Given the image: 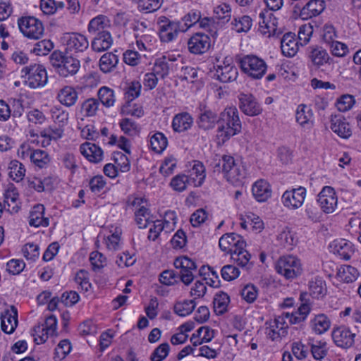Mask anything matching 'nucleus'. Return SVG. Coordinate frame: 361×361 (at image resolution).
Returning <instances> with one entry per match:
<instances>
[{"mask_svg":"<svg viewBox=\"0 0 361 361\" xmlns=\"http://www.w3.org/2000/svg\"><path fill=\"white\" fill-rule=\"evenodd\" d=\"M242 124L238 110L235 106L226 107L219 115L217 137L222 143L241 131Z\"/></svg>","mask_w":361,"mask_h":361,"instance_id":"1","label":"nucleus"},{"mask_svg":"<svg viewBox=\"0 0 361 361\" xmlns=\"http://www.w3.org/2000/svg\"><path fill=\"white\" fill-rule=\"evenodd\" d=\"M214 169L221 172L226 180L233 185L241 183L246 176L245 167L231 155L221 156L215 163Z\"/></svg>","mask_w":361,"mask_h":361,"instance_id":"2","label":"nucleus"},{"mask_svg":"<svg viewBox=\"0 0 361 361\" xmlns=\"http://www.w3.org/2000/svg\"><path fill=\"white\" fill-rule=\"evenodd\" d=\"M50 61L55 71L66 78L74 75L80 69V61L61 51H54L50 56Z\"/></svg>","mask_w":361,"mask_h":361,"instance_id":"3","label":"nucleus"},{"mask_svg":"<svg viewBox=\"0 0 361 361\" xmlns=\"http://www.w3.org/2000/svg\"><path fill=\"white\" fill-rule=\"evenodd\" d=\"M238 62L241 70L253 79L262 78L267 69L266 62L262 59L252 54L240 58Z\"/></svg>","mask_w":361,"mask_h":361,"instance_id":"4","label":"nucleus"},{"mask_svg":"<svg viewBox=\"0 0 361 361\" xmlns=\"http://www.w3.org/2000/svg\"><path fill=\"white\" fill-rule=\"evenodd\" d=\"M276 270L289 280L297 278L302 271L300 260L292 255L281 257L276 264Z\"/></svg>","mask_w":361,"mask_h":361,"instance_id":"5","label":"nucleus"},{"mask_svg":"<svg viewBox=\"0 0 361 361\" xmlns=\"http://www.w3.org/2000/svg\"><path fill=\"white\" fill-rule=\"evenodd\" d=\"M22 34L28 39L37 40L42 37L44 27L41 20L34 16H23L18 20Z\"/></svg>","mask_w":361,"mask_h":361,"instance_id":"6","label":"nucleus"},{"mask_svg":"<svg viewBox=\"0 0 361 361\" xmlns=\"http://www.w3.org/2000/svg\"><path fill=\"white\" fill-rule=\"evenodd\" d=\"M22 73H24L23 77L25 78V84L30 88L43 87L47 82V71L42 65L33 64L24 67Z\"/></svg>","mask_w":361,"mask_h":361,"instance_id":"7","label":"nucleus"},{"mask_svg":"<svg viewBox=\"0 0 361 361\" xmlns=\"http://www.w3.org/2000/svg\"><path fill=\"white\" fill-rule=\"evenodd\" d=\"M179 32H184L178 20H171L161 17L159 21V33L160 39L164 42H169L176 39Z\"/></svg>","mask_w":361,"mask_h":361,"instance_id":"8","label":"nucleus"},{"mask_svg":"<svg viewBox=\"0 0 361 361\" xmlns=\"http://www.w3.org/2000/svg\"><path fill=\"white\" fill-rule=\"evenodd\" d=\"M317 202L326 214L335 212L338 205V197L334 188L324 186L317 195Z\"/></svg>","mask_w":361,"mask_h":361,"instance_id":"9","label":"nucleus"},{"mask_svg":"<svg viewBox=\"0 0 361 361\" xmlns=\"http://www.w3.org/2000/svg\"><path fill=\"white\" fill-rule=\"evenodd\" d=\"M238 99L239 109L244 114L256 116L262 113V106L253 94L240 92Z\"/></svg>","mask_w":361,"mask_h":361,"instance_id":"10","label":"nucleus"},{"mask_svg":"<svg viewBox=\"0 0 361 361\" xmlns=\"http://www.w3.org/2000/svg\"><path fill=\"white\" fill-rule=\"evenodd\" d=\"M306 193V189L302 186L290 190H286L282 195V203L284 207L289 209H297L303 204Z\"/></svg>","mask_w":361,"mask_h":361,"instance_id":"11","label":"nucleus"},{"mask_svg":"<svg viewBox=\"0 0 361 361\" xmlns=\"http://www.w3.org/2000/svg\"><path fill=\"white\" fill-rule=\"evenodd\" d=\"M198 110L197 124L199 128L203 130H209L213 129L216 124L219 123V116H218L216 111L202 104H200Z\"/></svg>","mask_w":361,"mask_h":361,"instance_id":"12","label":"nucleus"},{"mask_svg":"<svg viewBox=\"0 0 361 361\" xmlns=\"http://www.w3.org/2000/svg\"><path fill=\"white\" fill-rule=\"evenodd\" d=\"M219 246L223 252L231 255L234 251L246 247V242L241 235L235 233H228L219 238Z\"/></svg>","mask_w":361,"mask_h":361,"instance_id":"13","label":"nucleus"},{"mask_svg":"<svg viewBox=\"0 0 361 361\" xmlns=\"http://www.w3.org/2000/svg\"><path fill=\"white\" fill-rule=\"evenodd\" d=\"M307 58L310 63V66L315 69L331 64L333 61L326 50L319 46L309 47Z\"/></svg>","mask_w":361,"mask_h":361,"instance_id":"14","label":"nucleus"},{"mask_svg":"<svg viewBox=\"0 0 361 361\" xmlns=\"http://www.w3.org/2000/svg\"><path fill=\"white\" fill-rule=\"evenodd\" d=\"M334 343L342 348H349L355 343V334L345 326H340L334 328L331 333Z\"/></svg>","mask_w":361,"mask_h":361,"instance_id":"15","label":"nucleus"},{"mask_svg":"<svg viewBox=\"0 0 361 361\" xmlns=\"http://www.w3.org/2000/svg\"><path fill=\"white\" fill-rule=\"evenodd\" d=\"M238 75L237 68L232 63L231 58H226L222 65L215 69L214 77L222 82H230L236 80Z\"/></svg>","mask_w":361,"mask_h":361,"instance_id":"16","label":"nucleus"},{"mask_svg":"<svg viewBox=\"0 0 361 361\" xmlns=\"http://www.w3.org/2000/svg\"><path fill=\"white\" fill-rule=\"evenodd\" d=\"M285 319L283 314H282V315L276 317L273 321L266 322V324L268 325L266 331L268 338L272 341H277L286 335L288 326Z\"/></svg>","mask_w":361,"mask_h":361,"instance_id":"17","label":"nucleus"},{"mask_svg":"<svg viewBox=\"0 0 361 361\" xmlns=\"http://www.w3.org/2000/svg\"><path fill=\"white\" fill-rule=\"evenodd\" d=\"M211 45V39L207 35L197 32L193 35L188 42V50L194 54H202L207 52Z\"/></svg>","mask_w":361,"mask_h":361,"instance_id":"18","label":"nucleus"},{"mask_svg":"<svg viewBox=\"0 0 361 361\" xmlns=\"http://www.w3.org/2000/svg\"><path fill=\"white\" fill-rule=\"evenodd\" d=\"M307 295L306 293H302L300 295V299L302 301L300 305L296 311L289 313H283L285 318L288 319L290 324H296L303 322L310 313L311 307L305 298Z\"/></svg>","mask_w":361,"mask_h":361,"instance_id":"19","label":"nucleus"},{"mask_svg":"<svg viewBox=\"0 0 361 361\" xmlns=\"http://www.w3.org/2000/svg\"><path fill=\"white\" fill-rule=\"evenodd\" d=\"M166 216L168 219H165L164 221L161 220H156L154 221H152L153 226L149 228V235L147 236L149 240L154 241L164 229H172L171 224H172L173 226L176 224V218L173 212H166Z\"/></svg>","mask_w":361,"mask_h":361,"instance_id":"20","label":"nucleus"},{"mask_svg":"<svg viewBox=\"0 0 361 361\" xmlns=\"http://www.w3.org/2000/svg\"><path fill=\"white\" fill-rule=\"evenodd\" d=\"M331 252L338 255L341 259L348 260L354 253L353 245L351 242L340 238L334 240L329 245Z\"/></svg>","mask_w":361,"mask_h":361,"instance_id":"21","label":"nucleus"},{"mask_svg":"<svg viewBox=\"0 0 361 361\" xmlns=\"http://www.w3.org/2000/svg\"><path fill=\"white\" fill-rule=\"evenodd\" d=\"M271 14L261 12L259 14V31L265 36L271 37L278 35L276 33V19L271 18Z\"/></svg>","mask_w":361,"mask_h":361,"instance_id":"22","label":"nucleus"},{"mask_svg":"<svg viewBox=\"0 0 361 361\" xmlns=\"http://www.w3.org/2000/svg\"><path fill=\"white\" fill-rule=\"evenodd\" d=\"M331 129L342 138L347 139L352 135L349 123L340 114L331 116Z\"/></svg>","mask_w":361,"mask_h":361,"instance_id":"23","label":"nucleus"},{"mask_svg":"<svg viewBox=\"0 0 361 361\" xmlns=\"http://www.w3.org/2000/svg\"><path fill=\"white\" fill-rule=\"evenodd\" d=\"M325 7L324 0H310L301 8L300 15L303 19L311 18L322 13Z\"/></svg>","mask_w":361,"mask_h":361,"instance_id":"24","label":"nucleus"},{"mask_svg":"<svg viewBox=\"0 0 361 361\" xmlns=\"http://www.w3.org/2000/svg\"><path fill=\"white\" fill-rule=\"evenodd\" d=\"M88 47L89 42L86 37L78 33L71 34L66 42V49L71 52H82L85 51Z\"/></svg>","mask_w":361,"mask_h":361,"instance_id":"25","label":"nucleus"},{"mask_svg":"<svg viewBox=\"0 0 361 361\" xmlns=\"http://www.w3.org/2000/svg\"><path fill=\"white\" fill-rule=\"evenodd\" d=\"M187 175L191 184L195 187L201 186L205 179L206 172L203 164L197 160L192 161V166Z\"/></svg>","mask_w":361,"mask_h":361,"instance_id":"26","label":"nucleus"},{"mask_svg":"<svg viewBox=\"0 0 361 361\" xmlns=\"http://www.w3.org/2000/svg\"><path fill=\"white\" fill-rule=\"evenodd\" d=\"M331 321L328 315L324 313L314 314L310 322L312 330L318 335L324 334L331 327Z\"/></svg>","mask_w":361,"mask_h":361,"instance_id":"27","label":"nucleus"},{"mask_svg":"<svg viewBox=\"0 0 361 361\" xmlns=\"http://www.w3.org/2000/svg\"><path fill=\"white\" fill-rule=\"evenodd\" d=\"M80 153L90 162L98 163L102 160V149L94 143L86 142L80 147Z\"/></svg>","mask_w":361,"mask_h":361,"instance_id":"28","label":"nucleus"},{"mask_svg":"<svg viewBox=\"0 0 361 361\" xmlns=\"http://www.w3.org/2000/svg\"><path fill=\"white\" fill-rule=\"evenodd\" d=\"M281 49L286 56H294L298 51V40L291 32L286 33L281 40Z\"/></svg>","mask_w":361,"mask_h":361,"instance_id":"29","label":"nucleus"},{"mask_svg":"<svg viewBox=\"0 0 361 361\" xmlns=\"http://www.w3.org/2000/svg\"><path fill=\"white\" fill-rule=\"evenodd\" d=\"M17 310L13 307L12 311L6 310L1 317V327L7 334H12L18 326Z\"/></svg>","mask_w":361,"mask_h":361,"instance_id":"30","label":"nucleus"},{"mask_svg":"<svg viewBox=\"0 0 361 361\" xmlns=\"http://www.w3.org/2000/svg\"><path fill=\"white\" fill-rule=\"evenodd\" d=\"M193 124V118L188 112L179 113L174 116L172 128L175 132L183 133L189 130Z\"/></svg>","mask_w":361,"mask_h":361,"instance_id":"31","label":"nucleus"},{"mask_svg":"<svg viewBox=\"0 0 361 361\" xmlns=\"http://www.w3.org/2000/svg\"><path fill=\"white\" fill-rule=\"evenodd\" d=\"M44 207L43 204H38L33 207L30 213L29 224L32 226H48L49 221L48 218L44 216Z\"/></svg>","mask_w":361,"mask_h":361,"instance_id":"32","label":"nucleus"},{"mask_svg":"<svg viewBox=\"0 0 361 361\" xmlns=\"http://www.w3.org/2000/svg\"><path fill=\"white\" fill-rule=\"evenodd\" d=\"M252 194L258 202H265L271 196L269 183L264 180H259L255 183L252 188Z\"/></svg>","mask_w":361,"mask_h":361,"instance_id":"33","label":"nucleus"},{"mask_svg":"<svg viewBox=\"0 0 361 361\" xmlns=\"http://www.w3.org/2000/svg\"><path fill=\"white\" fill-rule=\"evenodd\" d=\"M250 258L251 255L245 250V247H243L242 250L238 249V250L231 254V259L233 263L246 271L250 269L253 266L252 262H250Z\"/></svg>","mask_w":361,"mask_h":361,"instance_id":"34","label":"nucleus"},{"mask_svg":"<svg viewBox=\"0 0 361 361\" xmlns=\"http://www.w3.org/2000/svg\"><path fill=\"white\" fill-rule=\"evenodd\" d=\"M112 44L110 31L103 30L93 39L91 47L93 50L100 52L109 49Z\"/></svg>","mask_w":361,"mask_h":361,"instance_id":"35","label":"nucleus"},{"mask_svg":"<svg viewBox=\"0 0 361 361\" xmlns=\"http://www.w3.org/2000/svg\"><path fill=\"white\" fill-rule=\"evenodd\" d=\"M78 97V92L71 86H65L59 90L57 94L59 102L67 107L73 106L76 103Z\"/></svg>","mask_w":361,"mask_h":361,"instance_id":"36","label":"nucleus"},{"mask_svg":"<svg viewBox=\"0 0 361 361\" xmlns=\"http://www.w3.org/2000/svg\"><path fill=\"white\" fill-rule=\"evenodd\" d=\"M310 295L319 299L324 297L327 293L325 281L319 276H315L309 281Z\"/></svg>","mask_w":361,"mask_h":361,"instance_id":"37","label":"nucleus"},{"mask_svg":"<svg viewBox=\"0 0 361 361\" xmlns=\"http://www.w3.org/2000/svg\"><path fill=\"white\" fill-rule=\"evenodd\" d=\"M110 27V20L105 16L99 15L90 21L87 30L89 33L97 35L103 32V30H107Z\"/></svg>","mask_w":361,"mask_h":361,"instance_id":"38","label":"nucleus"},{"mask_svg":"<svg viewBox=\"0 0 361 361\" xmlns=\"http://www.w3.org/2000/svg\"><path fill=\"white\" fill-rule=\"evenodd\" d=\"M19 194L16 188H8L4 193V204L8 206L7 210L11 214L18 213L20 209L18 203ZM4 205V207H5Z\"/></svg>","mask_w":361,"mask_h":361,"instance_id":"39","label":"nucleus"},{"mask_svg":"<svg viewBox=\"0 0 361 361\" xmlns=\"http://www.w3.org/2000/svg\"><path fill=\"white\" fill-rule=\"evenodd\" d=\"M77 127L80 130L81 137L84 139L92 140L99 135L92 123L85 124L84 118H78Z\"/></svg>","mask_w":361,"mask_h":361,"instance_id":"40","label":"nucleus"},{"mask_svg":"<svg viewBox=\"0 0 361 361\" xmlns=\"http://www.w3.org/2000/svg\"><path fill=\"white\" fill-rule=\"evenodd\" d=\"M230 298L227 293L219 292L215 295L214 298V310L216 314L221 315L227 312Z\"/></svg>","mask_w":361,"mask_h":361,"instance_id":"41","label":"nucleus"},{"mask_svg":"<svg viewBox=\"0 0 361 361\" xmlns=\"http://www.w3.org/2000/svg\"><path fill=\"white\" fill-rule=\"evenodd\" d=\"M99 108V102L95 98H88L80 105V114L82 117H92L97 114Z\"/></svg>","mask_w":361,"mask_h":361,"instance_id":"42","label":"nucleus"},{"mask_svg":"<svg viewBox=\"0 0 361 361\" xmlns=\"http://www.w3.org/2000/svg\"><path fill=\"white\" fill-rule=\"evenodd\" d=\"M295 118L296 121L302 126L310 125L312 118V110L305 104L299 105L296 110Z\"/></svg>","mask_w":361,"mask_h":361,"instance_id":"43","label":"nucleus"},{"mask_svg":"<svg viewBox=\"0 0 361 361\" xmlns=\"http://www.w3.org/2000/svg\"><path fill=\"white\" fill-rule=\"evenodd\" d=\"M130 167V161L126 154L114 151V178L117 176L118 171L127 172Z\"/></svg>","mask_w":361,"mask_h":361,"instance_id":"44","label":"nucleus"},{"mask_svg":"<svg viewBox=\"0 0 361 361\" xmlns=\"http://www.w3.org/2000/svg\"><path fill=\"white\" fill-rule=\"evenodd\" d=\"M150 147L157 153L162 152L168 145V140L164 133L157 132L150 137Z\"/></svg>","mask_w":361,"mask_h":361,"instance_id":"45","label":"nucleus"},{"mask_svg":"<svg viewBox=\"0 0 361 361\" xmlns=\"http://www.w3.org/2000/svg\"><path fill=\"white\" fill-rule=\"evenodd\" d=\"M359 276V272L356 268L350 265L341 267L338 272V277L341 281L345 283H351L355 281Z\"/></svg>","mask_w":361,"mask_h":361,"instance_id":"46","label":"nucleus"},{"mask_svg":"<svg viewBox=\"0 0 361 361\" xmlns=\"http://www.w3.org/2000/svg\"><path fill=\"white\" fill-rule=\"evenodd\" d=\"M169 61L170 59L165 56L157 58L155 60L152 71L161 78H164L169 73Z\"/></svg>","mask_w":361,"mask_h":361,"instance_id":"47","label":"nucleus"},{"mask_svg":"<svg viewBox=\"0 0 361 361\" xmlns=\"http://www.w3.org/2000/svg\"><path fill=\"white\" fill-rule=\"evenodd\" d=\"M196 303L195 300H185L175 304L173 310L176 314L180 317H185L191 314L195 310Z\"/></svg>","mask_w":361,"mask_h":361,"instance_id":"48","label":"nucleus"},{"mask_svg":"<svg viewBox=\"0 0 361 361\" xmlns=\"http://www.w3.org/2000/svg\"><path fill=\"white\" fill-rule=\"evenodd\" d=\"M200 19V11L192 10L188 13L180 20H178L183 32H186L190 27L198 23Z\"/></svg>","mask_w":361,"mask_h":361,"instance_id":"49","label":"nucleus"},{"mask_svg":"<svg viewBox=\"0 0 361 361\" xmlns=\"http://www.w3.org/2000/svg\"><path fill=\"white\" fill-rule=\"evenodd\" d=\"M65 4L61 0H41L40 8L42 12L47 15H51L59 9H62Z\"/></svg>","mask_w":361,"mask_h":361,"instance_id":"50","label":"nucleus"},{"mask_svg":"<svg viewBox=\"0 0 361 361\" xmlns=\"http://www.w3.org/2000/svg\"><path fill=\"white\" fill-rule=\"evenodd\" d=\"M8 169L11 178L16 182L23 180L25 174V169L23 164L17 160H13L10 162Z\"/></svg>","mask_w":361,"mask_h":361,"instance_id":"51","label":"nucleus"},{"mask_svg":"<svg viewBox=\"0 0 361 361\" xmlns=\"http://www.w3.org/2000/svg\"><path fill=\"white\" fill-rule=\"evenodd\" d=\"M135 221L140 228H145L151 222L150 214L147 208L140 206L135 212Z\"/></svg>","mask_w":361,"mask_h":361,"instance_id":"52","label":"nucleus"},{"mask_svg":"<svg viewBox=\"0 0 361 361\" xmlns=\"http://www.w3.org/2000/svg\"><path fill=\"white\" fill-rule=\"evenodd\" d=\"M30 161L37 167H45L49 162V157L47 152L42 149H34Z\"/></svg>","mask_w":361,"mask_h":361,"instance_id":"53","label":"nucleus"},{"mask_svg":"<svg viewBox=\"0 0 361 361\" xmlns=\"http://www.w3.org/2000/svg\"><path fill=\"white\" fill-rule=\"evenodd\" d=\"M191 183L187 175L180 173L174 176L170 183L171 187L177 192H183Z\"/></svg>","mask_w":361,"mask_h":361,"instance_id":"54","label":"nucleus"},{"mask_svg":"<svg viewBox=\"0 0 361 361\" xmlns=\"http://www.w3.org/2000/svg\"><path fill=\"white\" fill-rule=\"evenodd\" d=\"M99 102L106 107L113 106V90L106 86L101 87L97 92Z\"/></svg>","mask_w":361,"mask_h":361,"instance_id":"55","label":"nucleus"},{"mask_svg":"<svg viewBox=\"0 0 361 361\" xmlns=\"http://www.w3.org/2000/svg\"><path fill=\"white\" fill-rule=\"evenodd\" d=\"M51 118L59 126L63 128L67 123L69 114L65 110H63L60 106H54L50 110Z\"/></svg>","mask_w":361,"mask_h":361,"instance_id":"56","label":"nucleus"},{"mask_svg":"<svg viewBox=\"0 0 361 361\" xmlns=\"http://www.w3.org/2000/svg\"><path fill=\"white\" fill-rule=\"evenodd\" d=\"M321 37L324 42L331 44L338 37L335 27L331 23H326L321 30Z\"/></svg>","mask_w":361,"mask_h":361,"instance_id":"57","label":"nucleus"},{"mask_svg":"<svg viewBox=\"0 0 361 361\" xmlns=\"http://www.w3.org/2000/svg\"><path fill=\"white\" fill-rule=\"evenodd\" d=\"M63 128L61 126H52L44 128L41 131L40 135L43 138H49V140H57L62 137L63 135Z\"/></svg>","mask_w":361,"mask_h":361,"instance_id":"58","label":"nucleus"},{"mask_svg":"<svg viewBox=\"0 0 361 361\" xmlns=\"http://www.w3.org/2000/svg\"><path fill=\"white\" fill-rule=\"evenodd\" d=\"M164 0H140L138 8L145 13H152L157 11L162 5Z\"/></svg>","mask_w":361,"mask_h":361,"instance_id":"59","label":"nucleus"},{"mask_svg":"<svg viewBox=\"0 0 361 361\" xmlns=\"http://www.w3.org/2000/svg\"><path fill=\"white\" fill-rule=\"evenodd\" d=\"M215 17L221 20L223 23H227L231 18V8L228 4H222L216 6L214 10Z\"/></svg>","mask_w":361,"mask_h":361,"instance_id":"60","label":"nucleus"},{"mask_svg":"<svg viewBox=\"0 0 361 361\" xmlns=\"http://www.w3.org/2000/svg\"><path fill=\"white\" fill-rule=\"evenodd\" d=\"M176 164L177 161L174 157H169L165 158L159 167L160 173L165 177L171 176L174 172Z\"/></svg>","mask_w":361,"mask_h":361,"instance_id":"61","label":"nucleus"},{"mask_svg":"<svg viewBox=\"0 0 361 361\" xmlns=\"http://www.w3.org/2000/svg\"><path fill=\"white\" fill-rule=\"evenodd\" d=\"M141 84L139 81L135 80L130 83L126 88L125 97L128 102H132L137 98L141 92Z\"/></svg>","mask_w":361,"mask_h":361,"instance_id":"62","label":"nucleus"},{"mask_svg":"<svg viewBox=\"0 0 361 361\" xmlns=\"http://www.w3.org/2000/svg\"><path fill=\"white\" fill-rule=\"evenodd\" d=\"M170 346L168 343H163L157 346L150 356L152 361H163L169 355Z\"/></svg>","mask_w":361,"mask_h":361,"instance_id":"63","label":"nucleus"},{"mask_svg":"<svg viewBox=\"0 0 361 361\" xmlns=\"http://www.w3.org/2000/svg\"><path fill=\"white\" fill-rule=\"evenodd\" d=\"M75 281L80 286L81 290L87 292L91 288V283L89 281V274L85 269L79 270L75 276Z\"/></svg>","mask_w":361,"mask_h":361,"instance_id":"64","label":"nucleus"}]
</instances>
